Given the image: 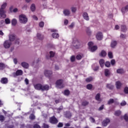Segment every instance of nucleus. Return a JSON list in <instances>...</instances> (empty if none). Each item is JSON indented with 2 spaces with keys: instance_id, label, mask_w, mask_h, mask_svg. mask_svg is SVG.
<instances>
[{
  "instance_id": "12",
  "label": "nucleus",
  "mask_w": 128,
  "mask_h": 128,
  "mask_svg": "<svg viewBox=\"0 0 128 128\" xmlns=\"http://www.w3.org/2000/svg\"><path fill=\"white\" fill-rule=\"evenodd\" d=\"M95 100H97V102H102V98H100V94L98 93L96 94V96H95Z\"/></svg>"
},
{
  "instance_id": "51",
  "label": "nucleus",
  "mask_w": 128,
  "mask_h": 128,
  "mask_svg": "<svg viewBox=\"0 0 128 128\" xmlns=\"http://www.w3.org/2000/svg\"><path fill=\"white\" fill-rule=\"evenodd\" d=\"M124 94H128V87H125L124 90Z\"/></svg>"
},
{
  "instance_id": "53",
  "label": "nucleus",
  "mask_w": 128,
  "mask_h": 128,
  "mask_svg": "<svg viewBox=\"0 0 128 128\" xmlns=\"http://www.w3.org/2000/svg\"><path fill=\"white\" fill-rule=\"evenodd\" d=\"M124 118L126 122H128V116L126 114L124 115Z\"/></svg>"
},
{
  "instance_id": "5",
  "label": "nucleus",
  "mask_w": 128,
  "mask_h": 128,
  "mask_svg": "<svg viewBox=\"0 0 128 128\" xmlns=\"http://www.w3.org/2000/svg\"><path fill=\"white\" fill-rule=\"evenodd\" d=\"M49 122L52 124H56L58 122V120L56 118L55 116H54L50 118Z\"/></svg>"
},
{
  "instance_id": "41",
  "label": "nucleus",
  "mask_w": 128,
  "mask_h": 128,
  "mask_svg": "<svg viewBox=\"0 0 128 128\" xmlns=\"http://www.w3.org/2000/svg\"><path fill=\"white\" fill-rule=\"evenodd\" d=\"M92 80V77H89L86 79V82H90Z\"/></svg>"
},
{
  "instance_id": "45",
  "label": "nucleus",
  "mask_w": 128,
  "mask_h": 128,
  "mask_svg": "<svg viewBox=\"0 0 128 128\" xmlns=\"http://www.w3.org/2000/svg\"><path fill=\"white\" fill-rule=\"evenodd\" d=\"M30 120H34L36 119V116H34V114H31L30 116Z\"/></svg>"
},
{
  "instance_id": "2",
  "label": "nucleus",
  "mask_w": 128,
  "mask_h": 128,
  "mask_svg": "<svg viewBox=\"0 0 128 128\" xmlns=\"http://www.w3.org/2000/svg\"><path fill=\"white\" fill-rule=\"evenodd\" d=\"M7 4L6 2H4L1 6V8H0V16L2 18H6V16L4 14V8H6Z\"/></svg>"
},
{
  "instance_id": "55",
  "label": "nucleus",
  "mask_w": 128,
  "mask_h": 128,
  "mask_svg": "<svg viewBox=\"0 0 128 128\" xmlns=\"http://www.w3.org/2000/svg\"><path fill=\"white\" fill-rule=\"evenodd\" d=\"M110 63L112 66H114V64H116V60H112L110 61Z\"/></svg>"
},
{
  "instance_id": "9",
  "label": "nucleus",
  "mask_w": 128,
  "mask_h": 128,
  "mask_svg": "<svg viewBox=\"0 0 128 128\" xmlns=\"http://www.w3.org/2000/svg\"><path fill=\"white\" fill-rule=\"evenodd\" d=\"M34 88L35 90H42V85L40 84H38L34 85Z\"/></svg>"
},
{
  "instance_id": "42",
  "label": "nucleus",
  "mask_w": 128,
  "mask_h": 128,
  "mask_svg": "<svg viewBox=\"0 0 128 128\" xmlns=\"http://www.w3.org/2000/svg\"><path fill=\"white\" fill-rule=\"evenodd\" d=\"M5 22L6 24H10V20L8 18L5 19Z\"/></svg>"
},
{
  "instance_id": "50",
  "label": "nucleus",
  "mask_w": 128,
  "mask_h": 128,
  "mask_svg": "<svg viewBox=\"0 0 128 128\" xmlns=\"http://www.w3.org/2000/svg\"><path fill=\"white\" fill-rule=\"evenodd\" d=\"M4 115H0V122H4Z\"/></svg>"
},
{
  "instance_id": "6",
  "label": "nucleus",
  "mask_w": 128,
  "mask_h": 128,
  "mask_svg": "<svg viewBox=\"0 0 128 128\" xmlns=\"http://www.w3.org/2000/svg\"><path fill=\"white\" fill-rule=\"evenodd\" d=\"M12 46V42L8 40L4 41V46L5 48H10Z\"/></svg>"
},
{
  "instance_id": "59",
  "label": "nucleus",
  "mask_w": 128,
  "mask_h": 128,
  "mask_svg": "<svg viewBox=\"0 0 128 128\" xmlns=\"http://www.w3.org/2000/svg\"><path fill=\"white\" fill-rule=\"evenodd\" d=\"M104 108V105L102 104L98 108V110H102Z\"/></svg>"
},
{
  "instance_id": "57",
  "label": "nucleus",
  "mask_w": 128,
  "mask_h": 128,
  "mask_svg": "<svg viewBox=\"0 0 128 128\" xmlns=\"http://www.w3.org/2000/svg\"><path fill=\"white\" fill-rule=\"evenodd\" d=\"M15 44H20V39L16 38L15 40Z\"/></svg>"
},
{
  "instance_id": "27",
  "label": "nucleus",
  "mask_w": 128,
  "mask_h": 128,
  "mask_svg": "<svg viewBox=\"0 0 128 128\" xmlns=\"http://www.w3.org/2000/svg\"><path fill=\"white\" fill-rule=\"evenodd\" d=\"M117 74H124V70L123 68H119L116 70Z\"/></svg>"
},
{
  "instance_id": "14",
  "label": "nucleus",
  "mask_w": 128,
  "mask_h": 128,
  "mask_svg": "<svg viewBox=\"0 0 128 128\" xmlns=\"http://www.w3.org/2000/svg\"><path fill=\"white\" fill-rule=\"evenodd\" d=\"M110 122V119L106 118V120H104L102 123V126H108V124Z\"/></svg>"
},
{
  "instance_id": "40",
  "label": "nucleus",
  "mask_w": 128,
  "mask_h": 128,
  "mask_svg": "<svg viewBox=\"0 0 128 128\" xmlns=\"http://www.w3.org/2000/svg\"><path fill=\"white\" fill-rule=\"evenodd\" d=\"M105 66H106V68H110V62L108 61L106 62L105 63Z\"/></svg>"
},
{
  "instance_id": "29",
  "label": "nucleus",
  "mask_w": 128,
  "mask_h": 128,
  "mask_svg": "<svg viewBox=\"0 0 128 128\" xmlns=\"http://www.w3.org/2000/svg\"><path fill=\"white\" fill-rule=\"evenodd\" d=\"M70 90H64V96H70Z\"/></svg>"
},
{
  "instance_id": "4",
  "label": "nucleus",
  "mask_w": 128,
  "mask_h": 128,
  "mask_svg": "<svg viewBox=\"0 0 128 128\" xmlns=\"http://www.w3.org/2000/svg\"><path fill=\"white\" fill-rule=\"evenodd\" d=\"M63 83L64 80L60 79L56 82V84L58 88H64V84Z\"/></svg>"
},
{
  "instance_id": "49",
  "label": "nucleus",
  "mask_w": 128,
  "mask_h": 128,
  "mask_svg": "<svg viewBox=\"0 0 128 128\" xmlns=\"http://www.w3.org/2000/svg\"><path fill=\"white\" fill-rule=\"evenodd\" d=\"M44 22H40L39 23V26L40 28H44Z\"/></svg>"
},
{
  "instance_id": "22",
  "label": "nucleus",
  "mask_w": 128,
  "mask_h": 128,
  "mask_svg": "<svg viewBox=\"0 0 128 128\" xmlns=\"http://www.w3.org/2000/svg\"><path fill=\"white\" fill-rule=\"evenodd\" d=\"M1 83L4 84H8V79L6 78H3L1 79Z\"/></svg>"
},
{
  "instance_id": "46",
  "label": "nucleus",
  "mask_w": 128,
  "mask_h": 128,
  "mask_svg": "<svg viewBox=\"0 0 128 128\" xmlns=\"http://www.w3.org/2000/svg\"><path fill=\"white\" fill-rule=\"evenodd\" d=\"M76 60V56H72L70 58V61L72 62H74Z\"/></svg>"
},
{
  "instance_id": "38",
  "label": "nucleus",
  "mask_w": 128,
  "mask_h": 128,
  "mask_svg": "<svg viewBox=\"0 0 128 128\" xmlns=\"http://www.w3.org/2000/svg\"><path fill=\"white\" fill-rule=\"evenodd\" d=\"M114 102V100L112 98H110V100L108 102V104H112Z\"/></svg>"
},
{
  "instance_id": "52",
  "label": "nucleus",
  "mask_w": 128,
  "mask_h": 128,
  "mask_svg": "<svg viewBox=\"0 0 128 128\" xmlns=\"http://www.w3.org/2000/svg\"><path fill=\"white\" fill-rule=\"evenodd\" d=\"M88 46H89V48L92 47V46H94V43L92 42H90L88 43Z\"/></svg>"
},
{
  "instance_id": "23",
  "label": "nucleus",
  "mask_w": 128,
  "mask_h": 128,
  "mask_svg": "<svg viewBox=\"0 0 128 128\" xmlns=\"http://www.w3.org/2000/svg\"><path fill=\"white\" fill-rule=\"evenodd\" d=\"M122 14H124L126 12H128V5L126 6V7L122 8Z\"/></svg>"
},
{
  "instance_id": "61",
  "label": "nucleus",
  "mask_w": 128,
  "mask_h": 128,
  "mask_svg": "<svg viewBox=\"0 0 128 128\" xmlns=\"http://www.w3.org/2000/svg\"><path fill=\"white\" fill-rule=\"evenodd\" d=\"M71 10H72V12H76V8L72 7L71 8Z\"/></svg>"
},
{
  "instance_id": "47",
  "label": "nucleus",
  "mask_w": 128,
  "mask_h": 128,
  "mask_svg": "<svg viewBox=\"0 0 128 128\" xmlns=\"http://www.w3.org/2000/svg\"><path fill=\"white\" fill-rule=\"evenodd\" d=\"M63 126H64V124L61 122H60L57 125V128H62Z\"/></svg>"
},
{
  "instance_id": "43",
  "label": "nucleus",
  "mask_w": 128,
  "mask_h": 128,
  "mask_svg": "<svg viewBox=\"0 0 128 128\" xmlns=\"http://www.w3.org/2000/svg\"><path fill=\"white\" fill-rule=\"evenodd\" d=\"M50 58H54V56L56 53L52 51L50 52Z\"/></svg>"
},
{
  "instance_id": "63",
  "label": "nucleus",
  "mask_w": 128,
  "mask_h": 128,
  "mask_svg": "<svg viewBox=\"0 0 128 128\" xmlns=\"http://www.w3.org/2000/svg\"><path fill=\"white\" fill-rule=\"evenodd\" d=\"M24 82H25L26 84H29L28 79V78H26L25 79V80H24Z\"/></svg>"
},
{
  "instance_id": "11",
  "label": "nucleus",
  "mask_w": 128,
  "mask_h": 128,
  "mask_svg": "<svg viewBox=\"0 0 128 128\" xmlns=\"http://www.w3.org/2000/svg\"><path fill=\"white\" fill-rule=\"evenodd\" d=\"M16 38V36L14 35V34H10L9 36V41L12 42H14V40Z\"/></svg>"
},
{
  "instance_id": "58",
  "label": "nucleus",
  "mask_w": 128,
  "mask_h": 128,
  "mask_svg": "<svg viewBox=\"0 0 128 128\" xmlns=\"http://www.w3.org/2000/svg\"><path fill=\"white\" fill-rule=\"evenodd\" d=\"M120 38H126V36L125 34H122L120 36Z\"/></svg>"
},
{
  "instance_id": "33",
  "label": "nucleus",
  "mask_w": 128,
  "mask_h": 128,
  "mask_svg": "<svg viewBox=\"0 0 128 128\" xmlns=\"http://www.w3.org/2000/svg\"><path fill=\"white\" fill-rule=\"evenodd\" d=\"M64 14L66 16H69L70 14V10H66L64 11Z\"/></svg>"
},
{
  "instance_id": "56",
  "label": "nucleus",
  "mask_w": 128,
  "mask_h": 128,
  "mask_svg": "<svg viewBox=\"0 0 128 128\" xmlns=\"http://www.w3.org/2000/svg\"><path fill=\"white\" fill-rule=\"evenodd\" d=\"M33 128H40V126L38 124H34L33 126Z\"/></svg>"
},
{
  "instance_id": "21",
  "label": "nucleus",
  "mask_w": 128,
  "mask_h": 128,
  "mask_svg": "<svg viewBox=\"0 0 128 128\" xmlns=\"http://www.w3.org/2000/svg\"><path fill=\"white\" fill-rule=\"evenodd\" d=\"M99 64L100 66H101L102 68H104V60L100 59L99 61Z\"/></svg>"
},
{
  "instance_id": "35",
  "label": "nucleus",
  "mask_w": 128,
  "mask_h": 128,
  "mask_svg": "<svg viewBox=\"0 0 128 128\" xmlns=\"http://www.w3.org/2000/svg\"><path fill=\"white\" fill-rule=\"evenodd\" d=\"M30 10L32 12H34L36 10V5L34 4H32L30 6Z\"/></svg>"
},
{
  "instance_id": "26",
  "label": "nucleus",
  "mask_w": 128,
  "mask_h": 128,
  "mask_svg": "<svg viewBox=\"0 0 128 128\" xmlns=\"http://www.w3.org/2000/svg\"><path fill=\"white\" fill-rule=\"evenodd\" d=\"M121 30L123 32H126V25L121 26Z\"/></svg>"
},
{
  "instance_id": "7",
  "label": "nucleus",
  "mask_w": 128,
  "mask_h": 128,
  "mask_svg": "<svg viewBox=\"0 0 128 128\" xmlns=\"http://www.w3.org/2000/svg\"><path fill=\"white\" fill-rule=\"evenodd\" d=\"M44 74L46 76H48V78H50L52 76V72L50 70H46L44 72Z\"/></svg>"
},
{
  "instance_id": "28",
  "label": "nucleus",
  "mask_w": 128,
  "mask_h": 128,
  "mask_svg": "<svg viewBox=\"0 0 128 128\" xmlns=\"http://www.w3.org/2000/svg\"><path fill=\"white\" fill-rule=\"evenodd\" d=\"M59 37L60 35L58 33L54 32L52 34V38H58Z\"/></svg>"
},
{
  "instance_id": "60",
  "label": "nucleus",
  "mask_w": 128,
  "mask_h": 128,
  "mask_svg": "<svg viewBox=\"0 0 128 128\" xmlns=\"http://www.w3.org/2000/svg\"><path fill=\"white\" fill-rule=\"evenodd\" d=\"M126 104V101H123L120 103V106H124Z\"/></svg>"
},
{
  "instance_id": "48",
  "label": "nucleus",
  "mask_w": 128,
  "mask_h": 128,
  "mask_svg": "<svg viewBox=\"0 0 128 128\" xmlns=\"http://www.w3.org/2000/svg\"><path fill=\"white\" fill-rule=\"evenodd\" d=\"M43 128H50V125L48 124H46V123L43 124Z\"/></svg>"
},
{
  "instance_id": "36",
  "label": "nucleus",
  "mask_w": 128,
  "mask_h": 128,
  "mask_svg": "<svg viewBox=\"0 0 128 128\" xmlns=\"http://www.w3.org/2000/svg\"><path fill=\"white\" fill-rule=\"evenodd\" d=\"M108 56L109 58H113L114 56L112 55V52H108Z\"/></svg>"
},
{
  "instance_id": "62",
  "label": "nucleus",
  "mask_w": 128,
  "mask_h": 128,
  "mask_svg": "<svg viewBox=\"0 0 128 128\" xmlns=\"http://www.w3.org/2000/svg\"><path fill=\"white\" fill-rule=\"evenodd\" d=\"M32 18H34V20H38V17L35 16V15H34L32 16Z\"/></svg>"
},
{
  "instance_id": "32",
  "label": "nucleus",
  "mask_w": 128,
  "mask_h": 128,
  "mask_svg": "<svg viewBox=\"0 0 128 128\" xmlns=\"http://www.w3.org/2000/svg\"><path fill=\"white\" fill-rule=\"evenodd\" d=\"M6 68V64L4 63H0V70H2Z\"/></svg>"
},
{
  "instance_id": "44",
  "label": "nucleus",
  "mask_w": 128,
  "mask_h": 128,
  "mask_svg": "<svg viewBox=\"0 0 128 128\" xmlns=\"http://www.w3.org/2000/svg\"><path fill=\"white\" fill-rule=\"evenodd\" d=\"M82 55L80 54H78L76 56V60H82Z\"/></svg>"
},
{
  "instance_id": "1",
  "label": "nucleus",
  "mask_w": 128,
  "mask_h": 128,
  "mask_svg": "<svg viewBox=\"0 0 128 128\" xmlns=\"http://www.w3.org/2000/svg\"><path fill=\"white\" fill-rule=\"evenodd\" d=\"M72 46L75 50H80L84 47L82 42L78 39H74L72 42Z\"/></svg>"
},
{
  "instance_id": "16",
  "label": "nucleus",
  "mask_w": 128,
  "mask_h": 128,
  "mask_svg": "<svg viewBox=\"0 0 128 128\" xmlns=\"http://www.w3.org/2000/svg\"><path fill=\"white\" fill-rule=\"evenodd\" d=\"M83 18L86 20H90V17H88V14L86 12H84L83 13Z\"/></svg>"
},
{
  "instance_id": "24",
  "label": "nucleus",
  "mask_w": 128,
  "mask_h": 128,
  "mask_svg": "<svg viewBox=\"0 0 128 128\" xmlns=\"http://www.w3.org/2000/svg\"><path fill=\"white\" fill-rule=\"evenodd\" d=\"M37 38L38 40H44V36L42 35V34L40 33L37 34Z\"/></svg>"
},
{
  "instance_id": "17",
  "label": "nucleus",
  "mask_w": 128,
  "mask_h": 128,
  "mask_svg": "<svg viewBox=\"0 0 128 128\" xmlns=\"http://www.w3.org/2000/svg\"><path fill=\"white\" fill-rule=\"evenodd\" d=\"M116 44H118V42H116V40H112L111 42L110 46L112 48H116Z\"/></svg>"
},
{
  "instance_id": "30",
  "label": "nucleus",
  "mask_w": 128,
  "mask_h": 128,
  "mask_svg": "<svg viewBox=\"0 0 128 128\" xmlns=\"http://www.w3.org/2000/svg\"><path fill=\"white\" fill-rule=\"evenodd\" d=\"M16 24H18V21H16V18H14L12 20V26H16Z\"/></svg>"
},
{
  "instance_id": "13",
  "label": "nucleus",
  "mask_w": 128,
  "mask_h": 128,
  "mask_svg": "<svg viewBox=\"0 0 128 128\" xmlns=\"http://www.w3.org/2000/svg\"><path fill=\"white\" fill-rule=\"evenodd\" d=\"M50 90V86L48 84H46L44 86L42 85V88L41 90H42V92L44 91V90Z\"/></svg>"
},
{
  "instance_id": "34",
  "label": "nucleus",
  "mask_w": 128,
  "mask_h": 128,
  "mask_svg": "<svg viewBox=\"0 0 128 128\" xmlns=\"http://www.w3.org/2000/svg\"><path fill=\"white\" fill-rule=\"evenodd\" d=\"M88 104H89L88 102L85 100L82 102V106H88Z\"/></svg>"
},
{
  "instance_id": "64",
  "label": "nucleus",
  "mask_w": 128,
  "mask_h": 128,
  "mask_svg": "<svg viewBox=\"0 0 128 128\" xmlns=\"http://www.w3.org/2000/svg\"><path fill=\"white\" fill-rule=\"evenodd\" d=\"M98 68H100V67L98 66H96L94 68V72H96V70H98Z\"/></svg>"
},
{
  "instance_id": "31",
  "label": "nucleus",
  "mask_w": 128,
  "mask_h": 128,
  "mask_svg": "<svg viewBox=\"0 0 128 128\" xmlns=\"http://www.w3.org/2000/svg\"><path fill=\"white\" fill-rule=\"evenodd\" d=\"M106 88H109V90H114V86L111 84H107L106 85Z\"/></svg>"
},
{
  "instance_id": "37",
  "label": "nucleus",
  "mask_w": 128,
  "mask_h": 128,
  "mask_svg": "<svg viewBox=\"0 0 128 128\" xmlns=\"http://www.w3.org/2000/svg\"><path fill=\"white\" fill-rule=\"evenodd\" d=\"M86 88H87V90H92V84H88L86 85Z\"/></svg>"
},
{
  "instance_id": "8",
  "label": "nucleus",
  "mask_w": 128,
  "mask_h": 128,
  "mask_svg": "<svg viewBox=\"0 0 128 128\" xmlns=\"http://www.w3.org/2000/svg\"><path fill=\"white\" fill-rule=\"evenodd\" d=\"M96 38L98 40H102V33L101 32H98L96 34Z\"/></svg>"
},
{
  "instance_id": "39",
  "label": "nucleus",
  "mask_w": 128,
  "mask_h": 128,
  "mask_svg": "<svg viewBox=\"0 0 128 128\" xmlns=\"http://www.w3.org/2000/svg\"><path fill=\"white\" fill-rule=\"evenodd\" d=\"M122 114V112L120 110H118L115 112L114 114L116 116H120Z\"/></svg>"
},
{
  "instance_id": "19",
  "label": "nucleus",
  "mask_w": 128,
  "mask_h": 128,
  "mask_svg": "<svg viewBox=\"0 0 128 128\" xmlns=\"http://www.w3.org/2000/svg\"><path fill=\"white\" fill-rule=\"evenodd\" d=\"M21 66H22V68H28V64L26 62H22Z\"/></svg>"
},
{
  "instance_id": "3",
  "label": "nucleus",
  "mask_w": 128,
  "mask_h": 128,
  "mask_svg": "<svg viewBox=\"0 0 128 128\" xmlns=\"http://www.w3.org/2000/svg\"><path fill=\"white\" fill-rule=\"evenodd\" d=\"M19 20L21 24H26L28 22V18L24 14H21L19 16Z\"/></svg>"
},
{
  "instance_id": "10",
  "label": "nucleus",
  "mask_w": 128,
  "mask_h": 128,
  "mask_svg": "<svg viewBox=\"0 0 128 128\" xmlns=\"http://www.w3.org/2000/svg\"><path fill=\"white\" fill-rule=\"evenodd\" d=\"M22 70H17L15 73L14 74V76H22Z\"/></svg>"
},
{
  "instance_id": "15",
  "label": "nucleus",
  "mask_w": 128,
  "mask_h": 128,
  "mask_svg": "<svg viewBox=\"0 0 128 128\" xmlns=\"http://www.w3.org/2000/svg\"><path fill=\"white\" fill-rule=\"evenodd\" d=\"M99 56L102 58H105V56H106V52L104 50H102L101 52L99 54Z\"/></svg>"
},
{
  "instance_id": "20",
  "label": "nucleus",
  "mask_w": 128,
  "mask_h": 128,
  "mask_svg": "<svg viewBox=\"0 0 128 128\" xmlns=\"http://www.w3.org/2000/svg\"><path fill=\"white\" fill-rule=\"evenodd\" d=\"M104 74L106 76H110V72L108 69H105L104 70Z\"/></svg>"
},
{
  "instance_id": "54",
  "label": "nucleus",
  "mask_w": 128,
  "mask_h": 128,
  "mask_svg": "<svg viewBox=\"0 0 128 128\" xmlns=\"http://www.w3.org/2000/svg\"><path fill=\"white\" fill-rule=\"evenodd\" d=\"M86 33L88 34V36H90V34H92V32L90 30V29H88V28H87Z\"/></svg>"
},
{
  "instance_id": "25",
  "label": "nucleus",
  "mask_w": 128,
  "mask_h": 128,
  "mask_svg": "<svg viewBox=\"0 0 128 128\" xmlns=\"http://www.w3.org/2000/svg\"><path fill=\"white\" fill-rule=\"evenodd\" d=\"M89 48H90V52H96V50H98V46H93Z\"/></svg>"
},
{
  "instance_id": "18",
  "label": "nucleus",
  "mask_w": 128,
  "mask_h": 128,
  "mask_svg": "<svg viewBox=\"0 0 128 128\" xmlns=\"http://www.w3.org/2000/svg\"><path fill=\"white\" fill-rule=\"evenodd\" d=\"M122 82H120V81H117L116 82V88H118V90H120V88H122Z\"/></svg>"
}]
</instances>
